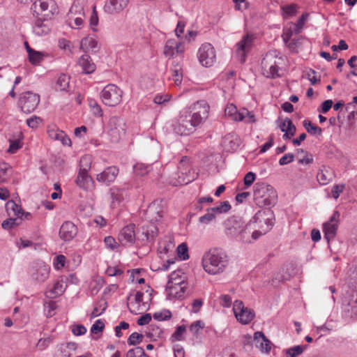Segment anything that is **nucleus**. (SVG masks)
<instances>
[{
  "instance_id": "c85d7f7f",
  "label": "nucleus",
  "mask_w": 357,
  "mask_h": 357,
  "mask_svg": "<svg viewBox=\"0 0 357 357\" xmlns=\"http://www.w3.org/2000/svg\"><path fill=\"white\" fill-rule=\"evenodd\" d=\"M254 340L256 342V346L262 353H269L271 349V342L268 340L263 332H255L254 334Z\"/></svg>"
},
{
  "instance_id": "37998d69",
  "label": "nucleus",
  "mask_w": 357,
  "mask_h": 357,
  "mask_svg": "<svg viewBox=\"0 0 357 357\" xmlns=\"http://www.w3.org/2000/svg\"><path fill=\"white\" fill-rule=\"evenodd\" d=\"M307 348V345H296L284 350V352L286 357H298Z\"/></svg>"
},
{
  "instance_id": "2eb2a0df",
  "label": "nucleus",
  "mask_w": 357,
  "mask_h": 357,
  "mask_svg": "<svg viewBox=\"0 0 357 357\" xmlns=\"http://www.w3.org/2000/svg\"><path fill=\"white\" fill-rule=\"evenodd\" d=\"M253 40V35L247 34L236 45V56L241 63L245 61L247 54L252 46Z\"/></svg>"
},
{
  "instance_id": "7ed1b4c3",
  "label": "nucleus",
  "mask_w": 357,
  "mask_h": 357,
  "mask_svg": "<svg viewBox=\"0 0 357 357\" xmlns=\"http://www.w3.org/2000/svg\"><path fill=\"white\" fill-rule=\"evenodd\" d=\"M229 264L228 256L225 251L211 248L205 252L202 258V266L206 273L215 275L223 273Z\"/></svg>"
},
{
  "instance_id": "09e8293b",
  "label": "nucleus",
  "mask_w": 357,
  "mask_h": 357,
  "mask_svg": "<svg viewBox=\"0 0 357 357\" xmlns=\"http://www.w3.org/2000/svg\"><path fill=\"white\" fill-rule=\"evenodd\" d=\"M69 77L66 75H61L56 81V89L59 91H66L69 86Z\"/></svg>"
},
{
  "instance_id": "4468645a",
  "label": "nucleus",
  "mask_w": 357,
  "mask_h": 357,
  "mask_svg": "<svg viewBox=\"0 0 357 357\" xmlns=\"http://www.w3.org/2000/svg\"><path fill=\"white\" fill-rule=\"evenodd\" d=\"M185 50L182 38L168 39L165 45L163 53L166 57L182 55Z\"/></svg>"
},
{
  "instance_id": "680f3d73",
  "label": "nucleus",
  "mask_w": 357,
  "mask_h": 357,
  "mask_svg": "<svg viewBox=\"0 0 357 357\" xmlns=\"http://www.w3.org/2000/svg\"><path fill=\"white\" fill-rule=\"evenodd\" d=\"M89 106L92 110V112L94 115L98 116H102L103 114L102 109L100 105L95 100H89Z\"/></svg>"
},
{
  "instance_id": "a211bd4d",
  "label": "nucleus",
  "mask_w": 357,
  "mask_h": 357,
  "mask_svg": "<svg viewBox=\"0 0 357 357\" xmlns=\"http://www.w3.org/2000/svg\"><path fill=\"white\" fill-rule=\"evenodd\" d=\"M163 209L164 201L159 199L154 200L146 210V219L150 222L158 221L162 216Z\"/></svg>"
},
{
  "instance_id": "412c9836",
  "label": "nucleus",
  "mask_w": 357,
  "mask_h": 357,
  "mask_svg": "<svg viewBox=\"0 0 357 357\" xmlns=\"http://www.w3.org/2000/svg\"><path fill=\"white\" fill-rule=\"evenodd\" d=\"M130 0H107L104 12L109 15H117L121 13L128 5Z\"/></svg>"
},
{
  "instance_id": "bb28decb",
  "label": "nucleus",
  "mask_w": 357,
  "mask_h": 357,
  "mask_svg": "<svg viewBox=\"0 0 357 357\" xmlns=\"http://www.w3.org/2000/svg\"><path fill=\"white\" fill-rule=\"evenodd\" d=\"M111 205L113 208L119 206L127 197V191L124 188L113 186L109 189Z\"/></svg>"
},
{
  "instance_id": "9d476101",
  "label": "nucleus",
  "mask_w": 357,
  "mask_h": 357,
  "mask_svg": "<svg viewBox=\"0 0 357 357\" xmlns=\"http://www.w3.org/2000/svg\"><path fill=\"white\" fill-rule=\"evenodd\" d=\"M230 209L231 205L229 202H222L217 206L207 208L206 213L199 217V222L203 225H208L215 221L218 215L227 213Z\"/></svg>"
},
{
  "instance_id": "1a4fd4ad",
  "label": "nucleus",
  "mask_w": 357,
  "mask_h": 357,
  "mask_svg": "<svg viewBox=\"0 0 357 357\" xmlns=\"http://www.w3.org/2000/svg\"><path fill=\"white\" fill-rule=\"evenodd\" d=\"M40 102V96L32 91H26L20 94L18 105L22 112L29 114L33 112Z\"/></svg>"
},
{
  "instance_id": "a878e982",
  "label": "nucleus",
  "mask_w": 357,
  "mask_h": 357,
  "mask_svg": "<svg viewBox=\"0 0 357 357\" xmlns=\"http://www.w3.org/2000/svg\"><path fill=\"white\" fill-rule=\"evenodd\" d=\"M47 133L51 139L59 141L64 146H70L72 144L70 139L65 132L59 130L56 126L48 127Z\"/></svg>"
},
{
  "instance_id": "bf43d9fd",
  "label": "nucleus",
  "mask_w": 357,
  "mask_h": 357,
  "mask_svg": "<svg viewBox=\"0 0 357 357\" xmlns=\"http://www.w3.org/2000/svg\"><path fill=\"white\" fill-rule=\"evenodd\" d=\"M153 318L158 321H165L171 318L172 313L168 310H164L162 312H156L153 315Z\"/></svg>"
},
{
  "instance_id": "423d86ee",
  "label": "nucleus",
  "mask_w": 357,
  "mask_h": 357,
  "mask_svg": "<svg viewBox=\"0 0 357 357\" xmlns=\"http://www.w3.org/2000/svg\"><path fill=\"white\" fill-rule=\"evenodd\" d=\"M66 24L73 29H81L85 25V11L83 1L76 0L67 14Z\"/></svg>"
},
{
  "instance_id": "6ab92c4d",
  "label": "nucleus",
  "mask_w": 357,
  "mask_h": 357,
  "mask_svg": "<svg viewBox=\"0 0 357 357\" xmlns=\"http://www.w3.org/2000/svg\"><path fill=\"white\" fill-rule=\"evenodd\" d=\"M187 288V283L173 284L167 283L165 289L166 299L169 301L181 300Z\"/></svg>"
},
{
  "instance_id": "5fc2aeb1",
  "label": "nucleus",
  "mask_w": 357,
  "mask_h": 357,
  "mask_svg": "<svg viewBox=\"0 0 357 357\" xmlns=\"http://www.w3.org/2000/svg\"><path fill=\"white\" fill-rule=\"evenodd\" d=\"M176 253L178 257L182 260L185 261L189 259L188 254V248L186 243H183L180 244L176 248Z\"/></svg>"
},
{
  "instance_id": "f704fd0d",
  "label": "nucleus",
  "mask_w": 357,
  "mask_h": 357,
  "mask_svg": "<svg viewBox=\"0 0 357 357\" xmlns=\"http://www.w3.org/2000/svg\"><path fill=\"white\" fill-rule=\"evenodd\" d=\"M98 47V41L92 36H87L83 38L80 41V49L84 52L89 50L96 51Z\"/></svg>"
},
{
  "instance_id": "ddd939ff",
  "label": "nucleus",
  "mask_w": 357,
  "mask_h": 357,
  "mask_svg": "<svg viewBox=\"0 0 357 357\" xmlns=\"http://www.w3.org/2000/svg\"><path fill=\"white\" fill-rule=\"evenodd\" d=\"M225 113V115L236 121H244L247 123H254L256 121L252 112L245 108L238 111L236 106L233 104H229L226 106Z\"/></svg>"
},
{
  "instance_id": "f8f14e48",
  "label": "nucleus",
  "mask_w": 357,
  "mask_h": 357,
  "mask_svg": "<svg viewBox=\"0 0 357 357\" xmlns=\"http://www.w3.org/2000/svg\"><path fill=\"white\" fill-rule=\"evenodd\" d=\"M233 311L237 321L242 324H249L255 316L252 309L245 307L243 303L238 300L234 302Z\"/></svg>"
},
{
  "instance_id": "c03bdc74",
  "label": "nucleus",
  "mask_w": 357,
  "mask_h": 357,
  "mask_svg": "<svg viewBox=\"0 0 357 357\" xmlns=\"http://www.w3.org/2000/svg\"><path fill=\"white\" fill-rule=\"evenodd\" d=\"M22 135L20 133L19 137L17 139H9V147L7 150V152L9 153H15L20 149L22 148L23 142H22Z\"/></svg>"
},
{
  "instance_id": "cd10ccee",
  "label": "nucleus",
  "mask_w": 357,
  "mask_h": 357,
  "mask_svg": "<svg viewBox=\"0 0 357 357\" xmlns=\"http://www.w3.org/2000/svg\"><path fill=\"white\" fill-rule=\"evenodd\" d=\"M118 174L119 169L115 166H111L97 174L96 179L98 182L110 183L116 179Z\"/></svg>"
},
{
  "instance_id": "f03ea898",
  "label": "nucleus",
  "mask_w": 357,
  "mask_h": 357,
  "mask_svg": "<svg viewBox=\"0 0 357 357\" xmlns=\"http://www.w3.org/2000/svg\"><path fill=\"white\" fill-rule=\"evenodd\" d=\"M209 105L204 100L194 103L190 109L182 110L177 119L173 121V131L181 136L193 133L208 117Z\"/></svg>"
},
{
  "instance_id": "de8ad7c7",
  "label": "nucleus",
  "mask_w": 357,
  "mask_h": 357,
  "mask_svg": "<svg viewBox=\"0 0 357 357\" xmlns=\"http://www.w3.org/2000/svg\"><path fill=\"white\" fill-rule=\"evenodd\" d=\"M92 158L90 155H84L79 160V172H88L91 168Z\"/></svg>"
},
{
  "instance_id": "0eeeda50",
  "label": "nucleus",
  "mask_w": 357,
  "mask_h": 357,
  "mask_svg": "<svg viewBox=\"0 0 357 357\" xmlns=\"http://www.w3.org/2000/svg\"><path fill=\"white\" fill-rule=\"evenodd\" d=\"M123 91L116 84H108L100 93L102 102L108 107H115L122 101Z\"/></svg>"
},
{
  "instance_id": "5701e85b",
  "label": "nucleus",
  "mask_w": 357,
  "mask_h": 357,
  "mask_svg": "<svg viewBox=\"0 0 357 357\" xmlns=\"http://www.w3.org/2000/svg\"><path fill=\"white\" fill-rule=\"evenodd\" d=\"M77 234V226L70 221L64 222L59 230V236L65 241L73 240Z\"/></svg>"
},
{
  "instance_id": "6e6552de",
  "label": "nucleus",
  "mask_w": 357,
  "mask_h": 357,
  "mask_svg": "<svg viewBox=\"0 0 357 357\" xmlns=\"http://www.w3.org/2000/svg\"><path fill=\"white\" fill-rule=\"evenodd\" d=\"M126 124L123 119L112 116L108 123V135L112 142H118L126 135Z\"/></svg>"
},
{
  "instance_id": "8fccbe9b",
  "label": "nucleus",
  "mask_w": 357,
  "mask_h": 357,
  "mask_svg": "<svg viewBox=\"0 0 357 357\" xmlns=\"http://www.w3.org/2000/svg\"><path fill=\"white\" fill-rule=\"evenodd\" d=\"M298 6L296 4L285 5L281 7L282 15L284 18H289L296 15Z\"/></svg>"
},
{
  "instance_id": "7c9ffc66",
  "label": "nucleus",
  "mask_w": 357,
  "mask_h": 357,
  "mask_svg": "<svg viewBox=\"0 0 357 357\" xmlns=\"http://www.w3.org/2000/svg\"><path fill=\"white\" fill-rule=\"evenodd\" d=\"M222 144L227 151H234L240 145V139L235 134L229 133L223 138Z\"/></svg>"
},
{
  "instance_id": "72a5a7b5",
  "label": "nucleus",
  "mask_w": 357,
  "mask_h": 357,
  "mask_svg": "<svg viewBox=\"0 0 357 357\" xmlns=\"http://www.w3.org/2000/svg\"><path fill=\"white\" fill-rule=\"evenodd\" d=\"M47 56L45 52L36 51L33 49L28 50L29 61L34 66L39 65Z\"/></svg>"
},
{
  "instance_id": "aec40b11",
  "label": "nucleus",
  "mask_w": 357,
  "mask_h": 357,
  "mask_svg": "<svg viewBox=\"0 0 357 357\" xmlns=\"http://www.w3.org/2000/svg\"><path fill=\"white\" fill-rule=\"evenodd\" d=\"M135 225L129 224L119 231L118 241L123 245H132L135 241Z\"/></svg>"
},
{
  "instance_id": "3c124183",
  "label": "nucleus",
  "mask_w": 357,
  "mask_h": 357,
  "mask_svg": "<svg viewBox=\"0 0 357 357\" xmlns=\"http://www.w3.org/2000/svg\"><path fill=\"white\" fill-rule=\"evenodd\" d=\"M66 288V284L62 281H58L54 283L53 288L50 291L52 296L56 297L62 294Z\"/></svg>"
},
{
  "instance_id": "0e129e2a",
  "label": "nucleus",
  "mask_w": 357,
  "mask_h": 357,
  "mask_svg": "<svg viewBox=\"0 0 357 357\" xmlns=\"http://www.w3.org/2000/svg\"><path fill=\"white\" fill-rule=\"evenodd\" d=\"M42 121L43 120L40 117L34 115L26 119V124L29 128L34 129L36 128Z\"/></svg>"
},
{
  "instance_id": "2f4dec72",
  "label": "nucleus",
  "mask_w": 357,
  "mask_h": 357,
  "mask_svg": "<svg viewBox=\"0 0 357 357\" xmlns=\"http://www.w3.org/2000/svg\"><path fill=\"white\" fill-rule=\"evenodd\" d=\"M54 6V2L52 0H38L36 1L32 6L31 10L37 15L43 12L47 11L49 8H52Z\"/></svg>"
},
{
  "instance_id": "603ef678",
  "label": "nucleus",
  "mask_w": 357,
  "mask_h": 357,
  "mask_svg": "<svg viewBox=\"0 0 357 357\" xmlns=\"http://www.w3.org/2000/svg\"><path fill=\"white\" fill-rule=\"evenodd\" d=\"M303 126L305 129L307 130L308 133L310 135H321V128L319 127L313 125L310 121L304 120L303 122Z\"/></svg>"
},
{
  "instance_id": "4d7b16f0",
  "label": "nucleus",
  "mask_w": 357,
  "mask_h": 357,
  "mask_svg": "<svg viewBox=\"0 0 357 357\" xmlns=\"http://www.w3.org/2000/svg\"><path fill=\"white\" fill-rule=\"evenodd\" d=\"M309 17L308 13H303L298 20L296 24H294L295 27V33L298 34L301 32L304 24L307 22Z\"/></svg>"
},
{
  "instance_id": "58836bf2",
  "label": "nucleus",
  "mask_w": 357,
  "mask_h": 357,
  "mask_svg": "<svg viewBox=\"0 0 357 357\" xmlns=\"http://www.w3.org/2000/svg\"><path fill=\"white\" fill-rule=\"evenodd\" d=\"M142 234L146 237V241H153L158 234L157 226L153 222H151L150 224L142 227Z\"/></svg>"
},
{
  "instance_id": "9b49d317",
  "label": "nucleus",
  "mask_w": 357,
  "mask_h": 357,
  "mask_svg": "<svg viewBox=\"0 0 357 357\" xmlns=\"http://www.w3.org/2000/svg\"><path fill=\"white\" fill-rule=\"evenodd\" d=\"M197 57L202 66L211 67L216 61L215 50L211 43H205L199 48Z\"/></svg>"
},
{
  "instance_id": "f3484780",
  "label": "nucleus",
  "mask_w": 357,
  "mask_h": 357,
  "mask_svg": "<svg viewBox=\"0 0 357 357\" xmlns=\"http://www.w3.org/2000/svg\"><path fill=\"white\" fill-rule=\"evenodd\" d=\"M340 218V213L337 211H334L329 220L323 225V231L324 238L328 242L333 240L337 233L338 228V222Z\"/></svg>"
},
{
  "instance_id": "393cba45",
  "label": "nucleus",
  "mask_w": 357,
  "mask_h": 357,
  "mask_svg": "<svg viewBox=\"0 0 357 357\" xmlns=\"http://www.w3.org/2000/svg\"><path fill=\"white\" fill-rule=\"evenodd\" d=\"M279 53H278L276 51L270 52L266 55V57L264 59V61H266V60H271V59H275V61L273 63H272L269 66L268 71L267 72V77L275 78L280 77V75L278 73L279 68L278 65L280 64L279 60H282V56H279Z\"/></svg>"
},
{
  "instance_id": "f257e3e1",
  "label": "nucleus",
  "mask_w": 357,
  "mask_h": 357,
  "mask_svg": "<svg viewBox=\"0 0 357 357\" xmlns=\"http://www.w3.org/2000/svg\"><path fill=\"white\" fill-rule=\"evenodd\" d=\"M261 212L257 213L252 220L245 224L239 217H231L225 222L227 235L242 242H250V234L254 240L268 232L274 225L273 214L268 212L267 218H261Z\"/></svg>"
},
{
  "instance_id": "774afa93",
  "label": "nucleus",
  "mask_w": 357,
  "mask_h": 357,
  "mask_svg": "<svg viewBox=\"0 0 357 357\" xmlns=\"http://www.w3.org/2000/svg\"><path fill=\"white\" fill-rule=\"evenodd\" d=\"M52 341L53 340L51 337H47L46 338H40L37 343V347L40 351H43L50 346Z\"/></svg>"
},
{
  "instance_id": "c9c22d12",
  "label": "nucleus",
  "mask_w": 357,
  "mask_h": 357,
  "mask_svg": "<svg viewBox=\"0 0 357 357\" xmlns=\"http://www.w3.org/2000/svg\"><path fill=\"white\" fill-rule=\"evenodd\" d=\"M333 178V173L331 170L324 167L321 169L317 175V181L322 185H327Z\"/></svg>"
},
{
  "instance_id": "39448f33",
  "label": "nucleus",
  "mask_w": 357,
  "mask_h": 357,
  "mask_svg": "<svg viewBox=\"0 0 357 357\" xmlns=\"http://www.w3.org/2000/svg\"><path fill=\"white\" fill-rule=\"evenodd\" d=\"M277 192L270 185L256 183L254 190V200L259 207L273 206L277 201Z\"/></svg>"
},
{
  "instance_id": "e433bc0d",
  "label": "nucleus",
  "mask_w": 357,
  "mask_h": 357,
  "mask_svg": "<svg viewBox=\"0 0 357 357\" xmlns=\"http://www.w3.org/2000/svg\"><path fill=\"white\" fill-rule=\"evenodd\" d=\"M172 75L169 79L174 82L175 86L181 85L183 80V69L181 64L174 65V68L171 69Z\"/></svg>"
},
{
  "instance_id": "dca6fc26",
  "label": "nucleus",
  "mask_w": 357,
  "mask_h": 357,
  "mask_svg": "<svg viewBox=\"0 0 357 357\" xmlns=\"http://www.w3.org/2000/svg\"><path fill=\"white\" fill-rule=\"evenodd\" d=\"M50 267L43 261H38L33 264L31 268L32 278L38 282H44L49 277Z\"/></svg>"
},
{
  "instance_id": "6e6d98bb",
  "label": "nucleus",
  "mask_w": 357,
  "mask_h": 357,
  "mask_svg": "<svg viewBox=\"0 0 357 357\" xmlns=\"http://www.w3.org/2000/svg\"><path fill=\"white\" fill-rule=\"evenodd\" d=\"M151 169V166L144 163H137L133 167L134 172L139 176H144Z\"/></svg>"
},
{
  "instance_id": "79ce46f5",
  "label": "nucleus",
  "mask_w": 357,
  "mask_h": 357,
  "mask_svg": "<svg viewBox=\"0 0 357 357\" xmlns=\"http://www.w3.org/2000/svg\"><path fill=\"white\" fill-rule=\"evenodd\" d=\"M173 283V284H181L187 283L185 281V276L181 270L173 271L169 276L168 282Z\"/></svg>"
},
{
  "instance_id": "13d9d810",
  "label": "nucleus",
  "mask_w": 357,
  "mask_h": 357,
  "mask_svg": "<svg viewBox=\"0 0 357 357\" xmlns=\"http://www.w3.org/2000/svg\"><path fill=\"white\" fill-rule=\"evenodd\" d=\"M126 357H149L145 354L142 347H137L134 349H130L127 354Z\"/></svg>"
},
{
  "instance_id": "49530a36",
  "label": "nucleus",
  "mask_w": 357,
  "mask_h": 357,
  "mask_svg": "<svg viewBox=\"0 0 357 357\" xmlns=\"http://www.w3.org/2000/svg\"><path fill=\"white\" fill-rule=\"evenodd\" d=\"M278 126L282 132H291L290 135H294L296 132V127L289 119H285L283 121L280 123Z\"/></svg>"
},
{
  "instance_id": "c756f323",
  "label": "nucleus",
  "mask_w": 357,
  "mask_h": 357,
  "mask_svg": "<svg viewBox=\"0 0 357 357\" xmlns=\"http://www.w3.org/2000/svg\"><path fill=\"white\" fill-rule=\"evenodd\" d=\"M78 65L84 74H91L96 69V66L88 54L82 55L78 60Z\"/></svg>"
},
{
  "instance_id": "473e14b6",
  "label": "nucleus",
  "mask_w": 357,
  "mask_h": 357,
  "mask_svg": "<svg viewBox=\"0 0 357 357\" xmlns=\"http://www.w3.org/2000/svg\"><path fill=\"white\" fill-rule=\"evenodd\" d=\"M77 345L75 342L62 343L59 345L58 356L60 357H71L75 352Z\"/></svg>"
},
{
  "instance_id": "20e7f679",
  "label": "nucleus",
  "mask_w": 357,
  "mask_h": 357,
  "mask_svg": "<svg viewBox=\"0 0 357 357\" xmlns=\"http://www.w3.org/2000/svg\"><path fill=\"white\" fill-rule=\"evenodd\" d=\"M194 179V175L191 174L190 159L184 156L181 159L176 172L168 176L167 182L173 186H177L186 185Z\"/></svg>"
},
{
  "instance_id": "b1692460",
  "label": "nucleus",
  "mask_w": 357,
  "mask_h": 357,
  "mask_svg": "<svg viewBox=\"0 0 357 357\" xmlns=\"http://www.w3.org/2000/svg\"><path fill=\"white\" fill-rule=\"evenodd\" d=\"M75 183L79 188L85 191H91L94 188V181L88 172H78Z\"/></svg>"
},
{
  "instance_id": "338daca9",
  "label": "nucleus",
  "mask_w": 357,
  "mask_h": 357,
  "mask_svg": "<svg viewBox=\"0 0 357 357\" xmlns=\"http://www.w3.org/2000/svg\"><path fill=\"white\" fill-rule=\"evenodd\" d=\"M204 327V324L201 320H197L192 323L190 326V331L195 335H197L199 334V330Z\"/></svg>"
},
{
  "instance_id": "a19ab883",
  "label": "nucleus",
  "mask_w": 357,
  "mask_h": 357,
  "mask_svg": "<svg viewBox=\"0 0 357 357\" xmlns=\"http://www.w3.org/2000/svg\"><path fill=\"white\" fill-rule=\"evenodd\" d=\"M13 169L10 165L6 162L0 164V183H6L12 175Z\"/></svg>"
},
{
  "instance_id": "e2e57ef3",
  "label": "nucleus",
  "mask_w": 357,
  "mask_h": 357,
  "mask_svg": "<svg viewBox=\"0 0 357 357\" xmlns=\"http://www.w3.org/2000/svg\"><path fill=\"white\" fill-rule=\"evenodd\" d=\"M104 242L105 246L111 250H114L119 246V243L111 236H106L104 239Z\"/></svg>"
},
{
  "instance_id": "a18cd8bd",
  "label": "nucleus",
  "mask_w": 357,
  "mask_h": 357,
  "mask_svg": "<svg viewBox=\"0 0 357 357\" xmlns=\"http://www.w3.org/2000/svg\"><path fill=\"white\" fill-rule=\"evenodd\" d=\"M295 33V27L291 26L289 27H285L283 29V33H282V39L285 44L288 45L290 48H292L293 46L295 45V43L292 40L291 41V38Z\"/></svg>"
},
{
  "instance_id": "4c0bfd02",
  "label": "nucleus",
  "mask_w": 357,
  "mask_h": 357,
  "mask_svg": "<svg viewBox=\"0 0 357 357\" xmlns=\"http://www.w3.org/2000/svg\"><path fill=\"white\" fill-rule=\"evenodd\" d=\"M50 31V26L45 21L38 19L33 26V33L38 36L47 35Z\"/></svg>"
},
{
  "instance_id": "69168bd1",
  "label": "nucleus",
  "mask_w": 357,
  "mask_h": 357,
  "mask_svg": "<svg viewBox=\"0 0 357 357\" xmlns=\"http://www.w3.org/2000/svg\"><path fill=\"white\" fill-rule=\"evenodd\" d=\"M142 335L137 332L132 333L128 339V344L129 345H136L142 342Z\"/></svg>"
},
{
  "instance_id": "864d4df0",
  "label": "nucleus",
  "mask_w": 357,
  "mask_h": 357,
  "mask_svg": "<svg viewBox=\"0 0 357 357\" xmlns=\"http://www.w3.org/2000/svg\"><path fill=\"white\" fill-rule=\"evenodd\" d=\"M92 8H93L92 13L91 14L90 19H89V26H90L91 29L93 32H96L98 31L97 26L98 24L99 19H98V13L96 11V6H93Z\"/></svg>"
},
{
  "instance_id": "052dcab7",
  "label": "nucleus",
  "mask_w": 357,
  "mask_h": 357,
  "mask_svg": "<svg viewBox=\"0 0 357 357\" xmlns=\"http://www.w3.org/2000/svg\"><path fill=\"white\" fill-rule=\"evenodd\" d=\"M186 331V327L184 325L178 326L176 327L174 333L172 335L174 340L181 341L183 340V335Z\"/></svg>"
},
{
  "instance_id": "ea45409f",
  "label": "nucleus",
  "mask_w": 357,
  "mask_h": 357,
  "mask_svg": "<svg viewBox=\"0 0 357 357\" xmlns=\"http://www.w3.org/2000/svg\"><path fill=\"white\" fill-rule=\"evenodd\" d=\"M174 244L170 240H163L159 243L158 252L160 255H171L174 252Z\"/></svg>"
},
{
  "instance_id": "4be33fe9",
  "label": "nucleus",
  "mask_w": 357,
  "mask_h": 357,
  "mask_svg": "<svg viewBox=\"0 0 357 357\" xmlns=\"http://www.w3.org/2000/svg\"><path fill=\"white\" fill-rule=\"evenodd\" d=\"M343 309L347 317L357 319V294H353L344 300Z\"/></svg>"
}]
</instances>
